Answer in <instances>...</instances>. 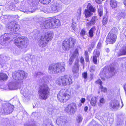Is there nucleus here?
Masks as SVG:
<instances>
[{"label":"nucleus","mask_w":126,"mask_h":126,"mask_svg":"<svg viewBox=\"0 0 126 126\" xmlns=\"http://www.w3.org/2000/svg\"><path fill=\"white\" fill-rule=\"evenodd\" d=\"M35 76L39 78V81L42 84L40 85L38 90L39 98L46 100L48 97L50 91V89L47 85L49 82L48 78L40 72L36 73Z\"/></svg>","instance_id":"1"},{"label":"nucleus","mask_w":126,"mask_h":126,"mask_svg":"<svg viewBox=\"0 0 126 126\" xmlns=\"http://www.w3.org/2000/svg\"><path fill=\"white\" fill-rule=\"evenodd\" d=\"M60 25V20L58 19H51L43 22L41 27L43 29H48L57 28Z\"/></svg>","instance_id":"2"},{"label":"nucleus","mask_w":126,"mask_h":126,"mask_svg":"<svg viewBox=\"0 0 126 126\" xmlns=\"http://www.w3.org/2000/svg\"><path fill=\"white\" fill-rule=\"evenodd\" d=\"M54 33L52 32H49L46 33L44 36L41 37L38 41V45L42 47H45L49 41L52 39Z\"/></svg>","instance_id":"3"},{"label":"nucleus","mask_w":126,"mask_h":126,"mask_svg":"<svg viewBox=\"0 0 126 126\" xmlns=\"http://www.w3.org/2000/svg\"><path fill=\"white\" fill-rule=\"evenodd\" d=\"M65 65L64 63L50 65L49 67L48 72L50 73L53 72L61 73L65 70Z\"/></svg>","instance_id":"4"},{"label":"nucleus","mask_w":126,"mask_h":126,"mask_svg":"<svg viewBox=\"0 0 126 126\" xmlns=\"http://www.w3.org/2000/svg\"><path fill=\"white\" fill-rule=\"evenodd\" d=\"M55 82L59 85L64 86L71 84L72 83V81L70 77L67 75H65L57 78Z\"/></svg>","instance_id":"5"},{"label":"nucleus","mask_w":126,"mask_h":126,"mask_svg":"<svg viewBox=\"0 0 126 126\" xmlns=\"http://www.w3.org/2000/svg\"><path fill=\"white\" fill-rule=\"evenodd\" d=\"M14 42L18 47L23 49L26 48L29 44L28 38L23 37L17 38L15 40Z\"/></svg>","instance_id":"6"},{"label":"nucleus","mask_w":126,"mask_h":126,"mask_svg":"<svg viewBox=\"0 0 126 126\" xmlns=\"http://www.w3.org/2000/svg\"><path fill=\"white\" fill-rule=\"evenodd\" d=\"M67 89H62L58 94L57 97L58 100L61 102H64L69 99L70 95L68 93Z\"/></svg>","instance_id":"7"},{"label":"nucleus","mask_w":126,"mask_h":126,"mask_svg":"<svg viewBox=\"0 0 126 126\" xmlns=\"http://www.w3.org/2000/svg\"><path fill=\"white\" fill-rule=\"evenodd\" d=\"M27 74L23 71H15L12 74L13 78L16 80H21L26 79L27 77Z\"/></svg>","instance_id":"8"},{"label":"nucleus","mask_w":126,"mask_h":126,"mask_svg":"<svg viewBox=\"0 0 126 126\" xmlns=\"http://www.w3.org/2000/svg\"><path fill=\"white\" fill-rule=\"evenodd\" d=\"M14 107L9 103L3 104L2 108V112L6 114H10L13 111Z\"/></svg>","instance_id":"9"},{"label":"nucleus","mask_w":126,"mask_h":126,"mask_svg":"<svg viewBox=\"0 0 126 126\" xmlns=\"http://www.w3.org/2000/svg\"><path fill=\"white\" fill-rule=\"evenodd\" d=\"M6 28L7 31L13 33L19 29L20 26L17 24H13L10 23L6 26Z\"/></svg>","instance_id":"10"},{"label":"nucleus","mask_w":126,"mask_h":126,"mask_svg":"<svg viewBox=\"0 0 126 126\" xmlns=\"http://www.w3.org/2000/svg\"><path fill=\"white\" fill-rule=\"evenodd\" d=\"M87 8L85 9L84 14L86 17H89L92 15V12H94L95 10L90 3L88 4Z\"/></svg>","instance_id":"11"},{"label":"nucleus","mask_w":126,"mask_h":126,"mask_svg":"<svg viewBox=\"0 0 126 126\" xmlns=\"http://www.w3.org/2000/svg\"><path fill=\"white\" fill-rule=\"evenodd\" d=\"M65 110L67 112H70L71 113H73L77 110V106L74 103H72L68 105L65 108Z\"/></svg>","instance_id":"12"},{"label":"nucleus","mask_w":126,"mask_h":126,"mask_svg":"<svg viewBox=\"0 0 126 126\" xmlns=\"http://www.w3.org/2000/svg\"><path fill=\"white\" fill-rule=\"evenodd\" d=\"M56 123L58 126H65L66 120L65 118L62 116L58 117L56 120Z\"/></svg>","instance_id":"13"},{"label":"nucleus","mask_w":126,"mask_h":126,"mask_svg":"<svg viewBox=\"0 0 126 126\" xmlns=\"http://www.w3.org/2000/svg\"><path fill=\"white\" fill-rule=\"evenodd\" d=\"M119 101L117 100H113L111 101L110 103L109 107L110 109L116 110L119 107Z\"/></svg>","instance_id":"14"},{"label":"nucleus","mask_w":126,"mask_h":126,"mask_svg":"<svg viewBox=\"0 0 126 126\" xmlns=\"http://www.w3.org/2000/svg\"><path fill=\"white\" fill-rule=\"evenodd\" d=\"M10 39L9 34L5 33L0 37V43L1 44L5 43Z\"/></svg>","instance_id":"15"},{"label":"nucleus","mask_w":126,"mask_h":126,"mask_svg":"<svg viewBox=\"0 0 126 126\" xmlns=\"http://www.w3.org/2000/svg\"><path fill=\"white\" fill-rule=\"evenodd\" d=\"M116 38V35L109 34L106 40L109 42L110 43L113 44L115 41Z\"/></svg>","instance_id":"16"},{"label":"nucleus","mask_w":126,"mask_h":126,"mask_svg":"<svg viewBox=\"0 0 126 126\" xmlns=\"http://www.w3.org/2000/svg\"><path fill=\"white\" fill-rule=\"evenodd\" d=\"M78 51V49H76L75 50L72 54L69 61V65H71L75 57H78L79 55Z\"/></svg>","instance_id":"17"},{"label":"nucleus","mask_w":126,"mask_h":126,"mask_svg":"<svg viewBox=\"0 0 126 126\" xmlns=\"http://www.w3.org/2000/svg\"><path fill=\"white\" fill-rule=\"evenodd\" d=\"M77 62L75 63L72 68V72L74 75L75 74L77 75L79 74L78 72L79 65L78 63V61H77Z\"/></svg>","instance_id":"18"},{"label":"nucleus","mask_w":126,"mask_h":126,"mask_svg":"<svg viewBox=\"0 0 126 126\" xmlns=\"http://www.w3.org/2000/svg\"><path fill=\"white\" fill-rule=\"evenodd\" d=\"M19 9L20 11L27 14L31 13H33L34 12V10H31L30 9H29V10H28L27 9H26V8L25 7L24 5H21L20 6Z\"/></svg>","instance_id":"19"},{"label":"nucleus","mask_w":126,"mask_h":126,"mask_svg":"<svg viewBox=\"0 0 126 126\" xmlns=\"http://www.w3.org/2000/svg\"><path fill=\"white\" fill-rule=\"evenodd\" d=\"M69 44V41L68 39H66L63 43V48L64 50H68L70 47Z\"/></svg>","instance_id":"20"},{"label":"nucleus","mask_w":126,"mask_h":126,"mask_svg":"<svg viewBox=\"0 0 126 126\" xmlns=\"http://www.w3.org/2000/svg\"><path fill=\"white\" fill-rule=\"evenodd\" d=\"M118 55L119 56L126 55V45L124 46L120 50Z\"/></svg>","instance_id":"21"},{"label":"nucleus","mask_w":126,"mask_h":126,"mask_svg":"<svg viewBox=\"0 0 126 126\" xmlns=\"http://www.w3.org/2000/svg\"><path fill=\"white\" fill-rule=\"evenodd\" d=\"M96 83H98L100 85V88L101 89V91L104 92H106L107 91V89L106 88L103 87L102 85V82L100 79H98L96 81Z\"/></svg>","instance_id":"22"},{"label":"nucleus","mask_w":126,"mask_h":126,"mask_svg":"<svg viewBox=\"0 0 126 126\" xmlns=\"http://www.w3.org/2000/svg\"><path fill=\"white\" fill-rule=\"evenodd\" d=\"M109 72V70H108L107 67H105L104 68L102 73H101L100 74V76L102 79H103L104 80L105 79V78H103L102 75H103V73H104V75H103L105 77H106V75L107 76V75H106L107 74V73H106V72Z\"/></svg>","instance_id":"23"},{"label":"nucleus","mask_w":126,"mask_h":126,"mask_svg":"<svg viewBox=\"0 0 126 126\" xmlns=\"http://www.w3.org/2000/svg\"><path fill=\"white\" fill-rule=\"evenodd\" d=\"M97 98L96 97L93 96L92 98L91 101V104L93 106H95L97 102Z\"/></svg>","instance_id":"24"},{"label":"nucleus","mask_w":126,"mask_h":126,"mask_svg":"<svg viewBox=\"0 0 126 126\" xmlns=\"http://www.w3.org/2000/svg\"><path fill=\"white\" fill-rule=\"evenodd\" d=\"M117 2L115 0H111L110 1V5L111 7L114 8L117 6Z\"/></svg>","instance_id":"25"},{"label":"nucleus","mask_w":126,"mask_h":126,"mask_svg":"<svg viewBox=\"0 0 126 126\" xmlns=\"http://www.w3.org/2000/svg\"><path fill=\"white\" fill-rule=\"evenodd\" d=\"M95 30V29L94 27L91 28L89 30V36L91 37H92L93 36Z\"/></svg>","instance_id":"26"},{"label":"nucleus","mask_w":126,"mask_h":126,"mask_svg":"<svg viewBox=\"0 0 126 126\" xmlns=\"http://www.w3.org/2000/svg\"><path fill=\"white\" fill-rule=\"evenodd\" d=\"M9 88L10 90H15L17 89V87L14 83H10L9 85Z\"/></svg>","instance_id":"27"},{"label":"nucleus","mask_w":126,"mask_h":126,"mask_svg":"<svg viewBox=\"0 0 126 126\" xmlns=\"http://www.w3.org/2000/svg\"><path fill=\"white\" fill-rule=\"evenodd\" d=\"M67 39L69 41V44H70V46H73L75 43L76 42L75 39L72 38H70L69 39Z\"/></svg>","instance_id":"28"},{"label":"nucleus","mask_w":126,"mask_h":126,"mask_svg":"<svg viewBox=\"0 0 126 126\" xmlns=\"http://www.w3.org/2000/svg\"><path fill=\"white\" fill-rule=\"evenodd\" d=\"M8 78L7 75L3 73H0V80H5Z\"/></svg>","instance_id":"29"},{"label":"nucleus","mask_w":126,"mask_h":126,"mask_svg":"<svg viewBox=\"0 0 126 126\" xmlns=\"http://www.w3.org/2000/svg\"><path fill=\"white\" fill-rule=\"evenodd\" d=\"M117 32V29L115 28H112L109 34H114V35H116Z\"/></svg>","instance_id":"30"},{"label":"nucleus","mask_w":126,"mask_h":126,"mask_svg":"<svg viewBox=\"0 0 126 126\" xmlns=\"http://www.w3.org/2000/svg\"><path fill=\"white\" fill-rule=\"evenodd\" d=\"M43 125V126H53L50 120L45 121L44 122Z\"/></svg>","instance_id":"31"},{"label":"nucleus","mask_w":126,"mask_h":126,"mask_svg":"<svg viewBox=\"0 0 126 126\" xmlns=\"http://www.w3.org/2000/svg\"><path fill=\"white\" fill-rule=\"evenodd\" d=\"M44 12L46 13H54L52 7L51 8H47L46 10H45L44 11Z\"/></svg>","instance_id":"32"},{"label":"nucleus","mask_w":126,"mask_h":126,"mask_svg":"<svg viewBox=\"0 0 126 126\" xmlns=\"http://www.w3.org/2000/svg\"><path fill=\"white\" fill-rule=\"evenodd\" d=\"M110 77H111L114 75L115 74V72L114 71V68L113 67H110Z\"/></svg>","instance_id":"33"},{"label":"nucleus","mask_w":126,"mask_h":126,"mask_svg":"<svg viewBox=\"0 0 126 126\" xmlns=\"http://www.w3.org/2000/svg\"><path fill=\"white\" fill-rule=\"evenodd\" d=\"M98 12L100 16H101L103 15V13L102 11V6L101 5H99L98 9Z\"/></svg>","instance_id":"34"},{"label":"nucleus","mask_w":126,"mask_h":126,"mask_svg":"<svg viewBox=\"0 0 126 126\" xmlns=\"http://www.w3.org/2000/svg\"><path fill=\"white\" fill-rule=\"evenodd\" d=\"M20 92L24 96H25V94H28L29 93V91L27 89H24V90H21Z\"/></svg>","instance_id":"35"},{"label":"nucleus","mask_w":126,"mask_h":126,"mask_svg":"<svg viewBox=\"0 0 126 126\" xmlns=\"http://www.w3.org/2000/svg\"><path fill=\"white\" fill-rule=\"evenodd\" d=\"M51 0H39L40 2L42 4H47L49 3L51 1Z\"/></svg>","instance_id":"36"},{"label":"nucleus","mask_w":126,"mask_h":126,"mask_svg":"<svg viewBox=\"0 0 126 126\" xmlns=\"http://www.w3.org/2000/svg\"><path fill=\"white\" fill-rule=\"evenodd\" d=\"M55 7H56V8L58 12L61 11L62 8V5L61 4L56 3L55 4Z\"/></svg>","instance_id":"37"},{"label":"nucleus","mask_w":126,"mask_h":126,"mask_svg":"<svg viewBox=\"0 0 126 126\" xmlns=\"http://www.w3.org/2000/svg\"><path fill=\"white\" fill-rule=\"evenodd\" d=\"M55 7H56V8L58 12L61 11L62 8V5L61 4L56 3L55 4Z\"/></svg>","instance_id":"38"},{"label":"nucleus","mask_w":126,"mask_h":126,"mask_svg":"<svg viewBox=\"0 0 126 126\" xmlns=\"http://www.w3.org/2000/svg\"><path fill=\"white\" fill-rule=\"evenodd\" d=\"M97 20L98 19L97 16H95L92 17L91 21L92 23L94 24L96 22Z\"/></svg>","instance_id":"39"},{"label":"nucleus","mask_w":126,"mask_h":126,"mask_svg":"<svg viewBox=\"0 0 126 126\" xmlns=\"http://www.w3.org/2000/svg\"><path fill=\"white\" fill-rule=\"evenodd\" d=\"M105 100L103 98H101L99 100V103L98 104V106L100 107H101L102 104L105 102Z\"/></svg>","instance_id":"40"},{"label":"nucleus","mask_w":126,"mask_h":126,"mask_svg":"<svg viewBox=\"0 0 126 126\" xmlns=\"http://www.w3.org/2000/svg\"><path fill=\"white\" fill-rule=\"evenodd\" d=\"M71 26L72 29L74 31H76L77 30V29L76 23L73 22L72 23Z\"/></svg>","instance_id":"41"},{"label":"nucleus","mask_w":126,"mask_h":126,"mask_svg":"<svg viewBox=\"0 0 126 126\" xmlns=\"http://www.w3.org/2000/svg\"><path fill=\"white\" fill-rule=\"evenodd\" d=\"M124 16V14L123 12H120L118 14L117 17L120 18H122Z\"/></svg>","instance_id":"42"},{"label":"nucleus","mask_w":126,"mask_h":126,"mask_svg":"<svg viewBox=\"0 0 126 126\" xmlns=\"http://www.w3.org/2000/svg\"><path fill=\"white\" fill-rule=\"evenodd\" d=\"M94 55L98 57L100 54V52L99 51H97V50H95L93 52Z\"/></svg>","instance_id":"43"},{"label":"nucleus","mask_w":126,"mask_h":126,"mask_svg":"<svg viewBox=\"0 0 126 126\" xmlns=\"http://www.w3.org/2000/svg\"><path fill=\"white\" fill-rule=\"evenodd\" d=\"M86 24L87 27H89L91 26L92 25H94L92 22H91V20L90 21L87 22L86 23Z\"/></svg>","instance_id":"44"},{"label":"nucleus","mask_w":126,"mask_h":126,"mask_svg":"<svg viewBox=\"0 0 126 126\" xmlns=\"http://www.w3.org/2000/svg\"><path fill=\"white\" fill-rule=\"evenodd\" d=\"M52 7L54 13H56L58 12L57 9V8H56V7H55V4L53 5L52 6Z\"/></svg>","instance_id":"45"},{"label":"nucleus","mask_w":126,"mask_h":126,"mask_svg":"<svg viewBox=\"0 0 126 126\" xmlns=\"http://www.w3.org/2000/svg\"><path fill=\"white\" fill-rule=\"evenodd\" d=\"M82 118L80 115H79L78 117L77 118V121L78 123H79L81 122L82 120Z\"/></svg>","instance_id":"46"},{"label":"nucleus","mask_w":126,"mask_h":126,"mask_svg":"<svg viewBox=\"0 0 126 126\" xmlns=\"http://www.w3.org/2000/svg\"><path fill=\"white\" fill-rule=\"evenodd\" d=\"M107 18L106 17H104L103 18V24L104 25H105L107 23Z\"/></svg>","instance_id":"47"},{"label":"nucleus","mask_w":126,"mask_h":126,"mask_svg":"<svg viewBox=\"0 0 126 126\" xmlns=\"http://www.w3.org/2000/svg\"><path fill=\"white\" fill-rule=\"evenodd\" d=\"M96 56L94 55L93 57V61L94 63L95 64H96L97 62V58Z\"/></svg>","instance_id":"48"},{"label":"nucleus","mask_w":126,"mask_h":126,"mask_svg":"<svg viewBox=\"0 0 126 126\" xmlns=\"http://www.w3.org/2000/svg\"><path fill=\"white\" fill-rule=\"evenodd\" d=\"M95 70V67L94 66H91L90 68V72H94Z\"/></svg>","instance_id":"49"},{"label":"nucleus","mask_w":126,"mask_h":126,"mask_svg":"<svg viewBox=\"0 0 126 126\" xmlns=\"http://www.w3.org/2000/svg\"><path fill=\"white\" fill-rule=\"evenodd\" d=\"M87 74L86 72H84L82 73V76L85 79L87 78Z\"/></svg>","instance_id":"50"},{"label":"nucleus","mask_w":126,"mask_h":126,"mask_svg":"<svg viewBox=\"0 0 126 126\" xmlns=\"http://www.w3.org/2000/svg\"><path fill=\"white\" fill-rule=\"evenodd\" d=\"M94 44H92L91 45L92 48H91V47H89V48L88 49V51L90 52H91V51H92V49L94 47Z\"/></svg>","instance_id":"51"},{"label":"nucleus","mask_w":126,"mask_h":126,"mask_svg":"<svg viewBox=\"0 0 126 126\" xmlns=\"http://www.w3.org/2000/svg\"><path fill=\"white\" fill-rule=\"evenodd\" d=\"M85 31L83 30H82L80 32V34L81 35L84 36L85 34Z\"/></svg>","instance_id":"52"},{"label":"nucleus","mask_w":126,"mask_h":126,"mask_svg":"<svg viewBox=\"0 0 126 126\" xmlns=\"http://www.w3.org/2000/svg\"><path fill=\"white\" fill-rule=\"evenodd\" d=\"M80 62L83 64H84V60L83 58L82 57H81L80 58Z\"/></svg>","instance_id":"53"},{"label":"nucleus","mask_w":126,"mask_h":126,"mask_svg":"<svg viewBox=\"0 0 126 126\" xmlns=\"http://www.w3.org/2000/svg\"><path fill=\"white\" fill-rule=\"evenodd\" d=\"M101 43L100 42H99L98 44L97 45V47L99 48L101 47Z\"/></svg>","instance_id":"54"},{"label":"nucleus","mask_w":126,"mask_h":126,"mask_svg":"<svg viewBox=\"0 0 126 126\" xmlns=\"http://www.w3.org/2000/svg\"><path fill=\"white\" fill-rule=\"evenodd\" d=\"M85 58L86 61L87 62H88L89 61V56H85Z\"/></svg>","instance_id":"55"},{"label":"nucleus","mask_w":126,"mask_h":126,"mask_svg":"<svg viewBox=\"0 0 126 126\" xmlns=\"http://www.w3.org/2000/svg\"><path fill=\"white\" fill-rule=\"evenodd\" d=\"M85 101V99L84 98H82L80 100L81 103H83Z\"/></svg>","instance_id":"56"},{"label":"nucleus","mask_w":126,"mask_h":126,"mask_svg":"<svg viewBox=\"0 0 126 126\" xmlns=\"http://www.w3.org/2000/svg\"><path fill=\"white\" fill-rule=\"evenodd\" d=\"M95 2L97 3L98 4H100L101 3V2L100 0H95Z\"/></svg>","instance_id":"57"},{"label":"nucleus","mask_w":126,"mask_h":126,"mask_svg":"<svg viewBox=\"0 0 126 126\" xmlns=\"http://www.w3.org/2000/svg\"><path fill=\"white\" fill-rule=\"evenodd\" d=\"M1 61L2 62V61L1 60H0V65H1L2 67H3V64L4 63V61H3V62L2 63L1 62Z\"/></svg>","instance_id":"58"},{"label":"nucleus","mask_w":126,"mask_h":126,"mask_svg":"<svg viewBox=\"0 0 126 126\" xmlns=\"http://www.w3.org/2000/svg\"><path fill=\"white\" fill-rule=\"evenodd\" d=\"M88 52L87 51H85V56H89L88 54Z\"/></svg>","instance_id":"59"},{"label":"nucleus","mask_w":126,"mask_h":126,"mask_svg":"<svg viewBox=\"0 0 126 126\" xmlns=\"http://www.w3.org/2000/svg\"><path fill=\"white\" fill-rule=\"evenodd\" d=\"M88 109V107L87 106H86L84 107V110L85 111H87Z\"/></svg>","instance_id":"60"},{"label":"nucleus","mask_w":126,"mask_h":126,"mask_svg":"<svg viewBox=\"0 0 126 126\" xmlns=\"http://www.w3.org/2000/svg\"><path fill=\"white\" fill-rule=\"evenodd\" d=\"M106 51L107 52H108L109 51V49L108 48H107L106 49Z\"/></svg>","instance_id":"61"},{"label":"nucleus","mask_w":126,"mask_h":126,"mask_svg":"<svg viewBox=\"0 0 126 126\" xmlns=\"http://www.w3.org/2000/svg\"><path fill=\"white\" fill-rule=\"evenodd\" d=\"M3 5L1 3V1L0 0V6H3Z\"/></svg>","instance_id":"62"},{"label":"nucleus","mask_w":126,"mask_h":126,"mask_svg":"<svg viewBox=\"0 0 126 126\" xmlns=\"http://www.w3.org/2000/svg\"><path fill=\"white\" fill-rule=\"evenodd\" d=\"M124 4L125 6H126V0H125L124 2Z\"/></svg>","instance_id":"63"},{"label":"nucleus","mask_w":126,"mask_h":126,"mask_svg":"<svg viewBox=\"0 0 126 126\" xmlns=\"http://www.w3.org/2000/svg\"><path fill=\"white\" fill-rule=\"evenodd\" d=\"M18 1V0H15L14 1V3H16V2H17Z\"/></svg>","instance_id":"64"}]
</instances>
